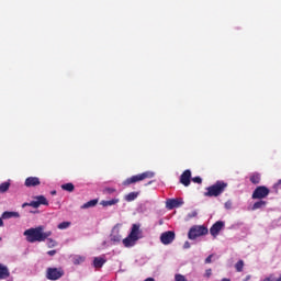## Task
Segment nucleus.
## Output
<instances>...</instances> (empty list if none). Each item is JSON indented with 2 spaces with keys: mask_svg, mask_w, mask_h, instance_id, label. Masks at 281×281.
I'll return each mask as SVG.
<instances>
[{
  "mask_svg": "<svg viewBox=\"0 0 281 281\" xmlns=\"http://www.w3.org/2000/svg\"><path fill=\"white\" fill-rule=\"evenodd\" d=\"M8 281H14V279H13V278H10V279H8Z\"/></svg>",
  "mask_w": 281,
  "mask_h": 281,
  "instance_id": "nucleus-43",
  "label": "nucleus"
},
{
  "mask_svg": "<svg viewBox=\"0 0 281 281\" xmlns=\"http://www.w3.org/2000/svg\"><path fill=\"white\" fill-rule=\"evenodd\" d=\"M267 206V201L265 200H260L258 202H256L254 205H252V210H262V207H266Z\"/></svg>",
  "mask_w": 281,
  "mask_h": 281,
  "instance_id": "nucleus-20",
  "label": "nucleus"
},
{
  "mask_svg": "<svg viewBox=\"0 0 281 281\" xmlns=\"http://www.w3.org/2000/svg\"><path fill=\"white\" fill-rule=\"evenodd\" d=\"M232 205H233L232 201L228 200L225 202L224 207H225V210H232Z\"/></svg>",
  "mask_w": 281,
  "mask_h": 281,
  "instance_id": "nucleus-31",
  "label": "nucleus"
},
{
  "mask_svg": "<svg viewBox=\"0 0 281 281\" xmlns=\"http://www.w3.org/2000/svg\"><path fill=\"white\" fill-rule=\"evenodd\" d=\"M225 227V222L223 221H218L216 222L211 228H210V234L211 236H214L216 238V236L221 233V229H223Z\"/></svg>",
  "mask_w": 281,
  "mask_h": 281,
  "instance_id": "nucleus-11",
  "label": "nucleus"
},
{
  "mask_svg": "<svg viewBox=\"0 0 281 281\" xmlns=\"http://www.w3.org/2000/svg\"><path fill=\"white\" fill-rule=\"evenodd\" d=\"M190 179H192V171H190V169H187V170L183 171V173L180 176V183H182V186H184L186 188H188V186H190Z\"/></svg>",
  "mask_w": 281,
  "mask_h": 281,
  "instance_id": "nucleus-12",
  "label": "nucleus"
},
{
  "mask_svg": "<svg viewBox=\"0 0 281 281\" xmlns=\"http://www.w3.org/2000/svg\"><path fill=\"white\" fill-rule=\"evenodd\" d=\"M175 241V232L167 231L160 235V243L162 245H171Z\"/></svg>",
  "mask_w": 281,
  "mask_h": 281,
  "instance_id": "nucleus-9",
  "label": "nucleus"
},
{
  "mask_svg": "<svg viewBox=\"0 0 281 281\" xmlns=\"http://www.w3.org/2000/svg\"><path fill=\"white\" fill-rule=\"evenodd\" d=\"M204 278H212V269H206L204 272Z\"/></svg>",
  "mask_w": 281,
  "mask_h": 281,
  "instance_id": "nucleus-32",
  "label": "nucleus"
},
{
  "mask_svg": "<svg viewBox=\"0 0 281 281\" xmlns=\"http://www.w3.org/2000/svg\"><path fill=\"white\" fill-rule=\"evenodd\" d=\"M227 183L224 181H217L215 184L206 188L207 192L204 193V196H221L225 192Z\"/></svg>",
  "mask_w": 281,
  "mask_h": 281,
  "instance_id": "nucleus-3",
  "label": "nucleus"
},
{
  "mask_svg": "<svg viewBox=\"0 0 281 281\" xmlns=\"http://www.w3.org/2000/svg\"><path fill=\"white\" fill-rule=\"evenodd\" d=\"M46 240H47V247L49 249H52L58 245V243L56 240H54L53 238L47 237Z\"/></svg>",
  "mask_w": 281,
  "mask_h": 281,
  "instance_id": "nucleus-28",
  "label": "nucleus"
},
{
  "mask_svg": "<svg viewBox=\"0 0 281 281\" xmlns=\"http://www.w3.org/2000/svg\"><path fill=\"white\" fill-rule=\"evenodd\" d=\"M153 177H155V171H145L143 173L127 178L123 182V186H131V183H137L138 181H144V179H153Z\"/></svg>",
  "mask_w": 281,
  "mask_h": 281,
  "instance_id": "nucleus-4",
  "label": "nucleus"
},
{
  "mask_svg": "<svg viewBox=\"0 0 281 281\" xmlns=\"http://www.w3.org/2000/svg\"><path fill=\"white\" fill-rule=\"evenodd\" d=\"M207 227L195 225L190 228L188 233L189 240H196V238H201V236H206Z\"/></svg>",
  "mask_w": 281,
  "mask_h": 281,
  "instance_id": "nucleus-5",
  "label": "nucleus"
},
{
  "mask_svg": "<svg viewBox=\"0 0 281 281\" xmlns=\"http://www.w3.org/2000/svg\"><path fill=\"white\" fill-rule=\"evenodd\" d=\"M41 183V179L38 177H29L25 179L24 186L26 188H36Z\"/></svg>",
  "mask_w": 281,
  "mask_h": 281,
  "instance_id": "nucleus-13",
  "label": "nucleus"
},
{
  "mask_svg": "<svg viewBox=\"0 0 281 281\" xmlns=\"http://www.w3.org/2000/svg\"><path fill=\"white\" fill-rule=\"evenodd\" d=\"M1 216L4 221H8V218H19L21 215L19 212L5 211Z\"/></svg>",
  "mask_w": 281,
  "mask_h": 281,
  "instance_id": "nucleus-17",
  "label": "nucleus"
},
{
  "mask_svg": "<svg viewBox=\"0 0 281 281\" xmlns=\"http://www.w3.org/2000/svg\"><path fill=\"white\" fill-rule=\"evenodd\" d=\"M35 199L37 200L38 205H49L47 198L44 195H37Z\"/></svg>",
  "mask_w": 281,
  "mask_h": 281,
  "instance_id": "nucleus-23",
  "label": "nucleus"
},
{
  "mask_svg": "<svg viewBox=\"0 0 281 281\" xmlns=\"http://www.w3.org/2000/svg\"><path fill=\"white\" fill-rule=\"evenodd\" d=\"M117 203H120V199L113 198L112 200H102L100 202V205H102L103 207H111L113 205H117Z\"/></svg>",
  "mask_w": 281,
  "mask_h": 281,
  "instance_id": "nucleus-15",
  "label": "nucleus"
},
{
  "mask_svg": "<svg viewBox=\"0 0 281 281\" xmlns=\"http://www.w3.org/2000/svg\"><path fill=\"white\" fill-rule=\"evenodd\" d=\"M175 281H188V278L181 273H176Z\"/></svg>",
  "mask_w": 281,
  "mask_h": 281,
  "instance_id": "nucleus-30",
  "label": "nucleus"
},
{
  "mask_svg": "<svg viewBox=\"0 0 281 281\" xmlns=\"http://www.w3.org/2000/svg\"><path fill=\"white\" fill-rule=\"evenodd\" d=\"M249 280H251L250 274L246 276V278L244 279V281H249Z\"/></svg>",
  "mask_w": 281,
  "mask_h": 281,
  "instance_id": "nucleus-38",
  "label": "nucleus"
},
{
  "mask_svg": "<svg viewBox=\"0 0 281 281\" xmlns=\"http://www.w3.org/2000/svg\"><path fill=\"white\" fill-rule=\"evenodd\" d=\"M144 281H155V279H153V278H147V279H145Z\"/></svg>",
  "mask_w": 281,
  "mask_h": 281,
  "instance_id": "nucleus-40",
  "label": "nucleus"
},
{
  "mask_svg": "<svg viewBox=\"0 0 281 281\" xmlns=\"http://www.w3.org/2000/svg\"><path fill=\"white\" fill-rule=\"evenodd\" d=\"M8 190H10V181L2 182L0 184V193L3 194L5 192H8Z\"/></svg>",
  "mask_w": 281,
  "mask_h": 281,
  "instance_id": "nucleus-24",
  "label": "nucleus"
},
{
  "mask_svg": "<svg viewBox=\"0 0 281 281\" xmlns=\"http://www.w3.org/2000/svg\"><path fill=\"white\" fill-rule=\"evenodd\" d=\"M140 238H143L142 225L133 224L130 234L122 240V244L127 249H131V247H135V245H137V240H140Z\"/></svg>",
  "mask_w": 281,
  "mask_h": 281,
  "instance_id": "nucleus-2",
  "label": "nucleus"
},
{
  "mask_svg": "<svg viewBox=\"0 0 281 281\" xmlns=\"http://www.w3.org/2000/svg\"><path fill=\"white\" fill-rule=\"evenodd\" d=\"M183 249H190V241H186V243H184Z\"/></svg>",
  "mask_w": 281,
  "mask_h": 281,
  "instance_id": "nucleus-36",
  "label": "nucleus"
},
{
  "mask_svg": "<svg viewBox=\"0 0 281 281\" xmlns=\"http://www.w3.org/2000/svg\"><path fill=\"white\" fill-rule=\"evenodd\" d=\"M8 278H10V268L3 263H0V280H8Z\"/></svg>",
  "mask_w": 281,
  "mask_h": 281,
  "instance_id": "nucleus-14",
  "label": "nucleus"
},
{
  "mask_svg": "<svg viewBox=\"0 0 281 281\" xmlns=\"http://www.w3.org/2000/svg\"><path fill=\"white\" fill-rule=\"evenodd\" d=\"M57 227L58 229H69V227H71V222H61Z\"/></svg>",
  "mask_w": 281,
  "mask_h": 281,
  "instance_id": "nucleus-27",
  "label": "nucleus"
},
{
  "mask_svg": "<svg viewBox=\"0 0 281 281\" xmlns=\"http://www.w3.org/2000/svg\"><path fill=\"white\" fill-rule=\"evenodd\" d=\"M269 188L261 186L257 187L252 192V199H267L269 196Z\"/></svg>",
  "mask_w": 281,
  "mask_h": 281,
  "instance_id": "nucleus-8",
  "label": "nucleus"
},
{
  "mask_svg": "<svg viewBox=\"0 0 281 281\" xmlns=\"http://www.w3.org/2000/svg\"><path fill=\"white\" fill-rule=\"evenodd\" d=\"M65 276V270L63 268H47L46 278L47 280L56 281L60 280Z\"/></svg>",
  "mask_w": 281,
  "mask_h": 281,
  "instance_id": "nucleus-6",
  "label": "nucleus"
},
{
  "mask_svg": "<svg viewBox=\"0 0 281 281\" xmlns=\"http://www.w3.org/2000/svg\"><path fill=\"white\" fill-rule=\"evenodd\" d=\"M47 255H48V256H56V250H49V251L47 252Z\"/></svg>",
  "mask_w": 281,
  "mask_h": 281,
  "instance_id": "nucleus-37",
  "label": "nucleus"
},
{
  "mask_svg": "<svg viewBox=\"0 0 281 281\" xmlns=\"http://www.w3.org/2000/svg\"><path fill=\"white\" fill-rule=\"evenodd\" d=\"M250 181H251V183H255V184L260 183V173L255 172V173L250 175Z\"/></svg>",
  "mask_w": 281,
  "mask_h": 281,
  "instance_id": "nucleus-25",
  "label": "nucleus"
},
{
  "mask_svg": "<svg viewBox=\"0 0 281 281\" xmlns=\"http://www.w3.org/2000/svg\"><path fill=\"white\" fill-rule=\"evenodd\" d=\"M26 205H29L30 207H35V209L41 207V204H38V200L37 199H35V201H32L30 203H24L23 207H25Z\"/></svg>",
  "mask_w": 281,
  "mask_h": 281,
  "instance_id": "nucleus-26",
  "label": "nucleus"
},
{
  "mask_svg": "<svg viewBox=\"0 0 281 281\" xmlns=\"http://www.w3.org/2000/svg\"><path fill=\"white\" fill-rule=\"evenodd\" d=\"M23 236H25L27 243H45L52 236V231L45 232V226L40 225L24 231Z\"/></svg>",
  "mask_w": 281,
  "mask_h": 281,
  "instance_id": "nucleus-1",
  "label": "nucleus"
},
{
  "mask_svg": "<svg viewBox=\"0 0 281 281\" xmlns=\"http://www.w3.org/2000/svg\"><path fill=\"white\" fill-rule=\"evenodd\" d=\"M181 205H183V199H169L166 202L167 210H175L181 207Z\"/></svg>",
  "mask_w": 281,
  "mask_h": 281,
  "instance_id": "nucleus-10",
  "label": "nucleus"
},
{
  "mask_svg": "<svg viewBox=\"0 0 281 281\" xmlns=\"http://www.w3.org/2000/svg\"><path fill=\"white\" fill-rule=\"evenodd\" d=\"M50 194H53V195L56 194V191H52Z\"/></svg>",
  "mask_w": 281,
  "mask_h": 281,
  "instance_id": "nucleus-42",
  "label": "nucleus"
},
{
  "mask_svg": "<svg viewBox=\"0 0 281 281\" xmlns=\"http://www.w3.org/2000/svg\"><path fill=\"white\" fill-rule=\"evenodd\" d=\"M121 227H122V224H116L112 228V233L110 235V240H111V243H113V245H117V244L122 243V235H120Z\"/></svg>",
  "mask_w": 281,
  "mask_h": 281,
  "instance_id": "nucleus-7",
  "label": "nucleus"
},
{
  "mask_svg": "<svg viewBox=\"0 0 281 281\" xmlns=\"http://www.w3.org/2000/svg\"><path fill=\"white\" fill-rule=\"evenodd\" d=\"M196 211H192L191 213H189L188 215H187V218L188 220H190V218H194L195 216H196Z\"/></svg>",
  "mask_w": 281,
  "mask_h": 281,
  "instance_id": "nucleus-34",
  "label": "nucleus"
},
{
  "mask_svg": "<svg viewBox=\"0 0 281 281\" xmlns=\"http://www.w3.org/2000/svg\"><path fill=\"white\" fill-rule=\"evenodd\" d=\"M212 258H214V255H210L209 257H206L205 265L212 263Z\"/></svg>",
  "mask_w": 281,
  "mask_h": 281,
  "instance_id": "nucleus-35",
  "label": "nucleus"
},
{
  "mask_svg": "<svg viewBox=\"0 0 281 281\" xmlns=\"http://www.w3.org/2000/svg\"><path fill=\"white\" fill-rule=\"evenodd\" d=\"M98 205V200H90L83 205H81V210H89V207H95Z\"/></svg>",
  "mask_w": 281,
  "mask_h": 281,
  "instance_id": "nucleus-19",
  "label": "nucleus"
},
{
  "mask_svg": "<svg viewBox=\"0 0 281 281\" xmlns=\"http://www.w3.org/2000/svg\"><path fill=\"white\" fill-rule=\"evenodd\" d=\"M245 267V262L243 260H239L236 265H235V269L236 271H238V273H240V271H243V268Z\"/></svg>",
  "mask_w": 281,
  "mask_h": 281,
  "instance_id": "nucleus-29",
  "label": "nucleus"
},
{
  "mask_svg": "<svg viewBox=\"0 0 281 281\" xmlns=\"http://www.w3.org/2000/svg\"><path fill=\"white\" fill-rule=\"evenodd\" d=\"M193 183H202L203 179H201V177H194L192 178Z\"/></svg>",
  "mask_w": 281,
  "mask_h": 281,
  "instance_id": "nucleus-33",
  "label": "nucleus"
},
{
  "mask_svg": "<svg viewBox=\"0 0 281 281\" xmlns=\"http://www.w3.org/2000/svg\"><path fill=\"white\" fill-rule=\"evenodd\" d=\"M0 227H3V217H0Z\"/></svg>",
  "mask_w": 281,
  "mask_h": 281,
  "instance_id": "nucleus-39",
  "label": "nucleus"
},
{
  "mask_svg": "<svg viewBox=\"0 0 281 281\" xmlns=\"http://www.w3.org/2000/svg\"><path fill=\"white\" fill-rule=\"evenodd\" d=\"M137 196H139V192H131L128 194H126L124 196L125 201H127V203H131L133 201H135V199H137Z\"/></svg>",
  "mask_w": 281,
  "mask_h": 281,
  "instance_id": "nucleus-18",
  "label": "nucleus"
},
{
  "mask_svg": "<svg viewBox=\"0 0 281 281\" xmlns=\"http://www.w3.org/2000/svg\"><path fill=\"white\" fill-rule=\"evenodd\" d=\"M85 260H86V257L85 256H80V255H76L72 258L74 265H82V262H85Z\"/></svg>",
  "mask_w": 281,
  "mask_h": 281,
  "instance_id": "nucleus-22",
  "label": "nucleus"
},
{
  "mask_svg": "<svg viewBox=\"0 0 281 281\" xmlns=\"http://www.w3.org/2000/svg\"><path fill=\"white\" fill-rule=\"evenodd\" d=\"M61 190H65L66 192H74V190H76V187L74 186V183L68 182V183L61 184Z\"/></svg>",
  "mask_w": 281,
  "mask_h": 281,
  "instance_id": "nucleus-21",
  "label": "nucleus"
},
{
  "mask_svg": "<svg viewBox=\"0 0 281 281\" xmlns=\"http://www.w3.org/2000/svg\"><path fill=\"white\" fill-rule=\"evenodd\" d=\"M108 192H115V190L114 189H108Z\"/></svg>",
  "mask_w": 281,
  "mask_h": 281,
  "instance_id": "nucleus-41",
  "label": "nucleus"
},
{
  "mask_svg": "<svg viewBox=\"0 0 281 281\" xmlns=\"http://www.w3.org/2000/svg\"><path fill=\"white\" fill-rule=\"evenodd\" d=\"M105 263H106V258L104 257H95L93 259V267L95 269H102V267H104Z\"/></svg>",
  "mask_w": 281,
  "mask_h": 281,
  "instance_id": "nucleus-16",
  "label": "nucleus"
}]
</instances>
